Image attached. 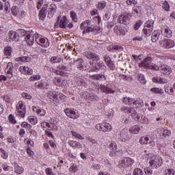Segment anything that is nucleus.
<instances>
[{
    "label": "nucleus",
    "instance_id": "1",
    "mask_svg": "<svg viewBox=\"0 0 175 175\" xmlns=\"http://www.w3.org/2000/svg\"><path fill=\"white\" fill-rule=\"evenodd\" d=\"M152 57H148L144 59V60L139 64V68H144V69H151L152 70H160L163 75H170L172 73V68L166 64H162L161 66H158L154 63H151Z\"/></svg>",
    "mask_w": 175,
    "mask_h": 175
},
{
    "label": "nucleus",
    "instance_id": "2",
    "mask_svg": "<svg viewBox=\"0 0 175 175\" xmlns=\"http://www.w3.org/2000/svg\"><path fill=\"white\" fill-rule=\"evenodd\" d=\"M122 102L124 105H127V106H135L137 109H140V107L144 106L143 100H141L140 98L135 99L133 98L126 96L122 98Z\"/></svg>",
    "mask_w": 175,
    "mask_h": 175
},
{
    "label": "nucleus",
    "instance_id": "3",
    "mask_svg": "<svg viewBox=\"0 0 175 175\" xmlns=\"http://www.w3.org/2000/svg\"><path fill=\"white\" fill-rule=\"evenodd\" d=\"M16 116L20 118H24L27 114V107L24 101H19L16 107Z\"/></svg>",
    "mask_w": 175,
    "mask_h": 175
},
{
    "label": "nucleus",
    "instance_id": "4",
    "mask_svg": "<svg viewBox=\"0 0 175 175\" xmlns=\"http://www.w3.org/2000/svg\"><path fill=\"white\" fill-rule=\"evenodd\" d=\"M162 157L160 156H154L149 161V165L151 169H158L162 166Z\"/></svg>",
    "mask_w": 175,
    "mask_h": 175
},
{
    "label": "nucleus",
    "instance_id": "5",
    "mask_svg": "<svg viewBox=\"0 0 175 175\" xmlns=\"http://www.w3.org/2000/svg\"><path fill=\"white\" fill-rule=\"evenodd\" d=\"M36 43L41 46V47H49L50 46V42L49 40L46 38L42 37V36H39V34H36L35 36Z\"/></svg>",
    "mask_w": 175,
    "mask_h": 175
},
{
    "label": "nucleus",
    "instance_id": "6",
    "mask_svg": "<svg viewBox=\"0 0 175 175\" xmlns=\"http://www.w3.org/2000/svg\"><path fill=\"white\" fill-rule=\"evenodd\" d=\"M68 23H69V21L66 18V16H58L57 21L55 24V28H58V27H59V28L65 29L68 27Z\"/></svg>",
    "mask_w": 175,
    "mask_h": 175
},
{
    "label": "nucleus",
    "instance_id": "7",
    "mask_svg": "<svg viewBox=\"0 0 175 175\" xmlns=\"http://www.w3.org/2000/svg\"><path fill=\"white\" fill-rule=\"evenodd\" d=\"M96 129L100 132H110L113 130V126L107 122H103L96 125Z\"/></svg>",
    "mask_w": 175,
    "mask_h": 175
},
{
    "label": "nucleus",
    "instance_id": "8",
    "mask_svg": "<svg viewBox=\"0 0 175 175\" xmlns=\"http://www.w3.org/2000/svg\"><path fill=\"white\" fill-rule=\"evenodd\" d=\"M94 90H92L91 93L88 92H83L81 94L82 98L84 99H88V100H91V102H97L99 100V97L98 95L92 92Z\"/></svg>",
    "mask_w": 175,
    "mask_h": 175
},
{
    "label": "nucleus",
    "instance_id": "9",
    "mask_svg": "<svg viewBox=\"0 0 175 175\" xmlns=\"http://www.w3.org/2000/svg\"><path fill=\"white\" fill-rule=\"evenodd\" d=\"M135 163V160L131 157H123L119 161L120 166L122 167H129Z\"/></svg>",
    "mask_w": 175,
    "mask_h": 175
},
{
    "label": "nucleus",
    "instance_id": "10",
    "mask_svg": "<svg viewBox=\"0 0 175 175\" xmlns=\"http://www.w3.org/2000/svg\"><path fill=\"white\" fill-rule=\"evenodd\" d=\"M131 17H132L131 13L124 12V14L119 16V23L120 24H124L126 25L131 23Z\"/></svg>",
    "mask_w": 175,
    "mask_h": 175
},
{
    "label": "nucleus",
    "instance_id": "11",
    "mask_svg": "<svg viewBox=\"0 0 175 175\" xmlns=\"http://www.w3.org/2000/svg\"><path fill=\"white\" fill-rule=\"evenodd\" d=\"M113 32L118 36H124L128 32V29L121 25H116L113 27Z\"/></svg>",
    "mask_w": 175,
    "mask_h": 175
},
{
    "label": "nucleus",
    "instance_id": "12",
    "mask_svg": "<svg viewBox=\"0 0 175 175\" xmlns=\"http://www.w3.org/2000/svg\"><path fill=\"white\" fill-rule=\"evenodd\" d=\"M160 44L163 49H172L175 46L174 41L170 39H164L160 42Z\"/></svg>",
    "mask_w": 175,
    "mask_h": 175
},
{
    "label": "nucleus",
    "instance_id": "13",
    "mask_svg": "<svg viewBox=\"0 0 175 175\" xmlns=\"http://www.w3.org/2000/svg\"><path fill=\"white\" fill-rule=\"evenodd\" d=\"M98 90H100L101 92H104L105 94H114L115 92V91L111 89V83H109L107 85H100Z\"/></svg>",
    "mask_w": 175,
    "mask_h": 175
},
{
    "label": "nucleus",
    "instance_id": "14",
    "mask_svg": "<svg viewBox=\"0 0 175 175\" xmlns=\"http://www.w3.org/2000/svg\"><path fill=\"white\" fill-rule=\"evenodd\" d=\"M64 113L66 114L67 117L72 118V120H77V118H79V114H77L76 111L72 109L66 108L64 109Z\"/></svg>",
    "mask_w": 175,
    "mask_h": 175
},
{
    "label": "nucleus",
    "instance_id": "15",
    "mask_svg": "<svg viewBox=\"0 0 175 175\" xmlns=\"http://www.w3.org/2000/svg\"><path fill=\"white\" fill-rule=\"evenodd\" d=\"M13 69H14V66H13V63H8L5 72L7 74V77H8V79H12L13 77Z\"/></svg>",
    "mask_w": 175,
    "mask_h": 175
},
{
    "label": "nucleus",
    "instance_id": "16",
    "mask_svg": "<svg viewBox=\"0 0 175 175\" xmlns=\"http://www.w3.org/2000/svg\"><path fill=\"white\" fill-rule=\"evenodd\" d=\"M19 72L22 73V75H26L27 76L33 75V70L29 68L28 66H22L19 67Z\"/></svg>",
    "mask_w": 175,
    "mask_h": 175
},
{
    "label": "nucleus",
    "instance_id": "17",
    "mask_svg": "<svg viewBox=\"0 0 175 175\" xmlns=\"http://www.w3.org/2000/svg\"><path fill=\"white\" fill-rule=\"evenodd\" d=\"M93 69L92 70V72L98 71L100 69L102 70H104V72H106V69H107V67H106V65H105V63L103 62H97L96 65L93 66Z\"/></svg>",
    "mask_w": 175,
    "mask_h": 175
},
{
    "label": "nucleus",
    "instance_id": "18",
    "mask_svg": "<svg viewBox=\"0 0 175 175\" xmlns=\"http://www.w3.org/2000/svg\"><path fill=\"white\" fill-rule=\"evenodd\" d=\"M85 57L86 58H88V59H92V61L98 62L99 61V59H100V57L99 56V55L94 52H86Z\"/></svg>",
    "mask_w": 175,
    "mask_h": 175
},
{
    "label": "nucleus",
    "instance_id": "19",
    "mask_svg": "<svg viewBox=\"0 0 175 175\" xmlns=\"http://www.w3.org/2000/svg\"><path fill=\"white\" fill-rule=\"evenodd\" d=\"M57 11V6L55 4L52 3L50 4L48 7V17L49 18H53V16L55 14V12Z\"/></svg>",
    "mask_w": 175,
    "mask_h": 175
},
{
    "label": "nucleus",
    "instance_id": "20",
    "mask_svg": "<svg viewBox=\"0 0 175 175\" xmlns=\"http://www.w3.org/2000/svg\"><path fill=\"white\" fill-rule=\"evenodd\" d=\"M47 8H49V4H44L42 8L39 12L38 16L40 17V20H42V21L46 18Z\"/></svg>",
    "mask_w": 175,
    "mask_h": 175
},
{
    "label": "nucleus",
    "instance_id": "21",
    "mask_svg": "<svg viewBox=\"0 0 175 175\" xmlns=\"http://www.w3.org/2000/svg\"><path fill=\"white\" fill-rule=\"evenodd\" d=\"M119 140L120 142H128L129 140V137L128 136V129H124L120 131Z\"/></svg>",
    "mask_w": 175,
    "mask_h": 175
},
{
    "label": "nucleus",
    "instance_id": "22",
    "mask_svg": "<svg viewBox=\"0 0 175 175\" xmlns=\"http://www.w3.org/2000/svg\"><path fill=\"white\" fill-rule=\"evenodd\" d=\"M25 40L28 46H32V44L35 43V36H33V33H30L29 34H27L25 38Z\"/></svg>",
    "mask_w": 175,
    "mask_h": 175
},
{
    "label": "nucleus",
    "instance_id": "23",
    "mask_svg": "<svg viewBox=\"0 0 175 175\" xmlns=\"http://www.w3.org/2000/svg\"><path fill=\"white\" fill-rule=\"evenodd\" d=\"M90 79L92 80H99V81H105L106 80V77L103 74H98L94 75H91Z\"/></svg>",
    "mask_w": 175,
    "mask_h": 175
},
{
    "label": "nucleus",
    "instance_id": "24",
    "mask_svg": "<svg viewBox=\"0 0 175 175\" xmlns=\"http://www.w3.org/2000/svg\"><path fill=\"white\" fill-rule=\"evenodd\" d=\"M159 35H161V33H159V31L154 30V32L152 33L151 40L153 43H155L158 41V39H159Z\"/></svg>",
    "mask_w": 175,
    "mask_h": 175
},
{
    "label": "nucleus",
    "instance_id": "25",
    "mask_svg": "<svg viewBox=\"0 0 175 175\" xmlns=\"http://www.w3.org/2000/svg\"><path fill=\"white\" fill-rule=\"evenodd\" d=\"M8 36L10 39H11V40H12L13 42H17L18 39V34L13 31H10L8 33Z\"/></svg>",
    "mask_w": 175,
    "mask_h": 175
},
{
    "label": "nucleus",
    "instance_id": "26",
    "mask_svg": "<svg viewBox=\"0 0 175 175\" xmlns=\"http://www.w3.org/2000/svg\"><path fill=\"white\" fill-rule=\"evenodd\" d=\"M68 143L69 146L73 148H81V147H83V145H81L80 142H77L76 141H68Z\"/></svg>",
    "mask_w": 175,
    "mask_h": 175
},
{
    "label": "nucleus",
    "instance_id": "27",
    "mask_svg": "<svg viewBox=\"0 0 175 175\" xmlns=\"http://www.w3.org/2000/svg\"><path fill=\"white\" fill-rule=\"evenodd\" d=\"M130 133H133V135L139 134L140 132V126L139 125H134L130 129Z\"/></svg>",
    "mask_w": 175,
    "mask_h": 175
},
{
    "label": "nucleus",
    "instance_id": "28",
    "mask_svg": "<svg viewBox=\"0 0 175 175\" xmlns=\"http://www.w3.org/2000/svg\"><path fill=\"white\" fill-rule=\"evenodd\" d=\"M46 96H48L49 99H57V98H58V92H48Z\"/></svg>",
    "mask_w": 175,
    "mask_h": 175
},
{
    "label": "nucleus",
    "instance_id": "29",
    "mask_svg": "<svg viewBox=\"0 0 175 175\" xmlns=\"http://www.w3.org/2000/svg\"><path fill=\"white\" fill-rule=\"evenodd\" d=\"M75 64H77V68L79 70H83V66H84V59H78Z\"/></svg>",
    "mask_w": 175,
    "mask_h": 175
},
{
    "label": "nucleus",
    "instance_id": "30",
    "mask_svg": "<svg viewBox=\"0 0 175 175\" xmlns=\"http://www.w3.org/2000/svg\"><path fill=\"white\" fill-rule=\"evenodd\" d=\"M131 118L135 120V121H140V116L137 114L135 108L131 111Z\"/></svg>",
    "mask_w": 175,
    "mask_h": 175
},
{
    "label": "nucleus",
    "instance_id": "31",
    "mask_svg": "<svg viewBox=\"0 0 175 175\" xmlns=\"http://www.w3.org/2000/svg\"><path fill=\"white\" fill-rule=\"evenodd\" d=\"M133 110V107H122L120 109V111H122V113H125L126 114H130V113H132Z\"/></svg>",
    "mask_w": 175,
    "mask_h": 175
},
{
    "label": "nucleus",
    "instance_id": "32",
    "mask_svg": "<svg viewBox=\"0 0 175 175\" xmlns=\"http://www.w3.org/2000/svg\"><path fill=\"white\" fill-rule=\"evenodd\" d=\"M61 61H62V59L59 56H52L50 59V62L51 64H58V62H60Z\"/></svg>",
    "mask_w": 175,
    "mask_h": 175
},
{
    "label": "nucleus",
    "instance_id": "33",
    "mask_svg": "<svg viewBox=\"0 0 175 175\" xmlns=\"http://www.w3.org/2000/svg\"><path fill=\"white\" fill-rule=\"evenodd\" d=\"M172 30H170L168 27L164 28L163 35L165 38H172Z\"/></svg>",
    "mask_w": 175,
    "mask_h": 175
},
{
    "label": "nucleus",
    "instance_id": "34",
    "mask_svg": "<svg viewBox=\"0 0 175 175\" xmlns=\"http://www.w3.org/2000/svg\"><path fill=\"white\" fill-rule=\"evenodd\" d=\"M137 77L138 81L142 84H146L147 83V81L146 80V77L143 74H137Z\"/></svg>",
    "mask_w": 175,
    "mask_h": 175
},
{
    "label": "nucleus",
    "instance_id": "35",
    "mask_svg": "<svg viewBox=\"0 0 175 175\" xmlns=\"http://www.w3.org/2000/svg\"><path fill=\"white\" fill-rule=\"evenodd\" d=\"M163 137H165V139H169L170 136H172V131L170 130L165 129L163 131L162 133Z\"/></svg>",
    "mask_w": 175,
    "mask_h": 175
},
{
    "label": "nucleus",
    "instance_id": "36",
    "mask_svg": "<svg viewBox=\"0 0 175 175\" xmlns=\"http://www.w3.org/2000/svg\"><path fill=\"white\" fill-rule=\"evenodd\" d=\"M154 21L149 20L145 23L144 27L154 30Z\"/></svg>",
    "mask_w": 175,
    "mask_h": 175
},
{
    "label": "nucleus",
    "instance_id": "37",
    "mask_svg": "<svg viewBox=\"0 0 175 175\" xmlns=\"http://www.w3.org/2000/svg\"><path fill=\"white\" fill-rule=\"evenodd\" d=\"M154 30L152 29L147 28L144 26L143 29V33L145 35V36H150L151 35V32H152Z\"/></svg>",
    "mask_w": 175,
    "mask_h": 175
},
{
    "label": "nucleus",
    "instance_id": "38",
    "mask_svg": "<svg viewBox=\"0 0 175 175\" xmlns=\"http://www.w3.org/2000/svg\"><path fill=\"white\" fill-rule=\"evenodd\" d=\"M150 92H153V94H163V90L159 88H152L150 89Z\"/></svg>",
    "mask_w": 175,
    "mask_h": 175
},
{
    "label": "nucleus",
    "instance_id": "39",
    "mask_svg": "<svg viewBox=\"0 0 175 175\" xmlns=\"http://www.w3.org/2000/svg\"><path fill=\"white\" fill-rule=\"evenodd\" d=\"M53 83L55 85H57V87H62V80H61V78L59 77H55Z\"/></svg>",
    "mask_w": 175,
    "mask_h": 175
},
{
    "label": "nucleus",
    "instance_id": "40",
    "mask_svg": "<svg viewBox=\"0 0 175 175\" xmlns=\"http://www.w3.org/2000/svg\"><path fill=\"white\" fill-rule=\"evenodd\" d=\"M28 120L30 122V124H32L33 125H36V124H38V119L34 116H29Z\"/></svg>",
    "mask_w": 175,
    "mask_h": 175
},
{
    "label": "nucleus",
    "instance_id": "41",
    "mask_svg": "<svg viewBox=\"0 0 175 175\" xmlns=\"http://www.w3.org/2000/svg\"><path fill=\"white\" fill-rule=\"evenodd\" d=\"M4 55H8V57L12 55V47L10 46H5L4 48Z\"/></svg>",
    "mask_w": 175,
    "mask_h": 175
},
{
    "label": "nucleus",
    "instance_id": "42",
    "mask_svg": "<svg viewBox=\"0 0 175 175\" xmlns=\"http://www.w3.org/2000/svg\"><path fill=\"white\" fill-rule=\"evenodd\" d=\"M24 172V168L23 167H20L18 165H16L15 167V173L16 174H23Z\"/></svg>",
    "mask_w": 175,
    "mask_h": 175
},
{
    "label": "nucleus",
    "instance_id": "43",
    "mask_svg": "<svg viewBox=\"0 0 175 175\" xmlns=\"http://www.w3.org/2000/svg\"><path fill=\"white\" fill-rule=\"evenodd\" d=\"M69 170L71 173H76L79 170V166L76 163H74L70 167Z\"/></svg>",
    "mask_w": 175,
    "mask_h": 175
},
{
    "label": "nucleus",
    "instance_id": "44",
    "mask_svg": "<svg viewBox=\"0 0 175 175\" xmlns=\"http://www.w3.org/2000/svg\"><path fill=\"white\" fill-rule=\"evenodd\" d=\"M149 140L150 139L148 138V137H142L139 139V143L140 144H148Z\"/></svg>",
    "mask_w": 175,
    "mask_h": 175
},
{
    "label": "nucleus",
    "instance_id": "45",
    "mask_svg": "<svg viewBox=\"0 0 175 175\" xmlns=\"http://www.w3.org/2000/svg\"><path fill=\"white\" fill-rule=\"evenodd\" d=\"M133 175H144V172L140 168H135L133 172Z\"/></svg>",
    "mask_w": 175,
    "mask_h": 175
},
{
    "label": "nucleus",
    "instance_id": "46",
    "mask_svg": "<svg viewBox=\"0 0 175 175\" xmlns=\"http://www.w3.org/2000/svg\"><path fill=\"white\" fill-rule=\"evenodd\" d=\"M106 8V2L100 1L97 5L98 10H103Z\"/></svg>",
    "mask_w": 175,
    "mask_h": 175
},
{
    "label": "nucleus",
    "instance_id": "47",
    "mask_svg": "<svg viewBox=\"0 0 175 175\" xmlns=\"http://www.w3.org/2000/svg\"><path fill=\"white\" fill-rule=\"evenodd\" d=\"M11 13L13 16H17L18 14V7L17 6L12 7Z\"/></svg>",
    "mask_w": 175,
    "mask_h": 175
},
{
    "label": "nucleus",
    "instance_id": "48",
    "mask_svg": "<svg viewBox=\"0 0 175 175\" xmlns=\"http://www.w3.org/2000/svg\"><path fill=\"white\" fill-rule=\"evenodd\" d=\"M0 152H1V158H3V159H8V152H6V151H5V150H3V148H0Z\"/></svg>",
    "mask_w": 175,
    "mask_h": 175
},
{
    "label": "nucleus",
    "instance_id": "49",
    "mask_svg": "<svg viewBox=\"0 0 175 175\" xmlns=\"http://www.w3.org/2000/svg\"><path fill=\"white\" fill-rule=\"evenodd\" d=\"M17 32H18V36H20L21 38H23L24 36H27V35H28L27 31H25V30H24L23 29L18 30Z\"/></svg>",
    "mask_w": 175,
    "mask_h": 175
},
{
    "label": "nucleus",
    "instance_id": "50",
    "mask_svg": "<svg viewBox=\"0 0 175 175\" xmlns=\"http://www.w3.org/2000/svg\"><path fill=\"white\" fill-rule=\"evenodd\" d=\"M70 16L72 20L75 21V23H77V15L76 14V12H75L74 11H70Z\"/></svg>",
    "mask_w": 175,
    "mask_h": 175
},
{
    "label": "nucleus",
    "instance_id": "51",
    "mask_svg": "<svg viewBox=\"0 0 175 175\" xmlns=\"http://www.w3.org/2000/svg\"><path fill=\"white\" fill-rule=\"evenodd\" d=\"M107 66L110 68L111 70H116V64H114V62L113 60L109 62V63H107Z\"/></svg>",
    "mask_w": 175,
    "mask_h": 175
},
{
    "label": "nucleus",
    "instance_id": "52",
    "mask_svg": "<svg viewBox=\"0 0 175 175\" xmlns=\"http://www.w3.org/2000/svg\"><path fill=\"white\" fill-rule=\"evenodd\" d=\"M141 124H148L149 121H148V118H147L146 116H141V119L139 118V121Z\"/></svg>",
    "mask_w": 175,
    "mask_h": 175
},
{
    "label": "nucleus",
    "instance_id": "53",
    "mask_svg": "<svg viewBox=\"0 0 175 175\" xmlns=\"http://www.w3.org/2000/svg\"><path fill=\"white\" fill-rule=\"evenodd\" d=\"M18 61H21L22 62H29V61H31V57L28 56H23L19 57Z\"/></svg>",
    "mask_w": 175,
    "mask_h": 175
},
{
    "label": "nucleus",
    "instance_id": "54",
    "mask_svg": "<svg viewBox=\"0 0 175 175\" xmlns=\"http://www.w3.org/2000/svg\"><path fill=\"white\" fill-rule=\"evenodd\" d=\"M133 11L136 13V14H139V13L142 12V6L135 5L133 7Z\"/></svg>",
    "mask_w": 175,
    "mask_h": 175
},
{
    "label": "nucleus",
    "instance_id": "55",
    "mask_svg": "<svg viewBox=\"0 0 175 175\" xmlns=\"http://www.w3.org/2000/svg\"><path fill=\"white\" fill-rule=\"evenodd\" d=\"M1 167L4 172H9L12 169V167L9 165H8V163H4L1 165Z\"/></svg>",
    "mask_w": 175,
    "mask_h": 175
},
{
    "label": "nucleus",
    "instance_id": "56",
    "mask_svg": "<svg viewBox=\"0 0 175 175\" xmlns=\"http://www.w3.org/2000/svg\"><path fill=\"white\" fill-rule=\"evenodd\" d=\"M163 9L166 12H169V10H170V5H169V3H167L166 1L163 3Z\"/></svg>",
    "mask_w": 175,
    "mask_h": 175
},
{
    "label": "nucleus",
    "instance_id": "57",
    "mask_svg": "<svg viewBox=\"0 0 175 175\" xmlns=\"http://www.w3.org/2000/svg\"><path fill=\"white\" fill-rule=\"evenodd\" d=\"M71 133L74 137H76L77 139H80L81 140H84V137L81 136V135L77 133V132L75 131H71Z\"/></svg>",
    "mask_w": 175,
    "mask_h": 175
},
{
    "label": "nucleus",
    "instance_id": "58",
    "mask_svg": "<svg viewBox=\"0 0 175 175\" xmlns=\"http://www.w3.org/2000/svg\"><path fill=\"white\" fill-rule=\"evenodd\" d=\"M22 128H25L26 129H31L32 128V126L27 122H23L21 123Z\"/></svg>",
    "mask_w": 175,
    "mask_h": 175
},
{
    "label": "nucleus",
    "instance_id": "59",
    "mask_svg": "<svg viewBox=\"0 0 175 175\" xmlns=\"http://www.w3.org/2000/svg\"><path fill=\"white\" fill-rule=\"evenodd\" d=\"M40 80V75H33L29 78V81H37Z\"/></svg>",
    "mask_w": 175,
    "mask_h": 175
},
{
    "label": "nucleus",
    "instance_id": "60",
    "mask_svg": "<svg viewBox=\"0 0 175 175\" xmlns=\"http://www.w3.org/2000/svg\"><path fill=\"white\" fill-rule=\"evenodd\" d=\"M109 148L113 151H117V144L115 142H111L109 144Z\"/></svg>",
    "mask_w": 175,
    "mask_h": 175
},
{
    "label": "nucleus",
    "instance_id": "61",
    "mask_svg": "<svg viewBox=\"0 0 175 175\" xmlns=\"http://www.w3.org/2000/svg\"><path fill=\"white\" fill-rule=\"evenodd\" d=\"M142 24H143V21H137L134 26L135 30L137 31V29H139V28H140V27H142Z\"/></svg>",
    "mask_w": 175,
    "mask_h": 175
},
{
    "label": "nucleus",
    "instance_id": "62",
    "mask_svg": "<svg viewBox=\"0 0 175 175\" xmlns=\"http://www.w3.org/2000/svg\"><path fill=\"white\" fill-rule=\"evenodd\" d=\"M139 0H127L126 3L131 6L132 5H137Z\"/></svg>",
    "mask_w": 175,
    "mask_h": 175
},
{
    "label": "nucleus",
    "instance_id": "63",
    "mask_svg": "<svg viewBox=\"0 0 175 175\" xmlns=\"http://www.w3.org/2000/svg\"><path fill=\"white\" fill-rule=\"evenodd\" d=\"M104 62L107 64L109 62H111V59L110 58V56L108 55H105L103 57Z\"/></svg>",
    "mask_w": 175,
    "mask_h": 175
},
{
    "label": "nucleus",
    "instance_id": "64",
    "mask_svg": "<svg viewBox=\"0 0 175 175\" xmlns=\"http://www.w3.org/2000/svg\"><path fill=\"white\" fill-rule=\"evenodd\" d=\"M45 172L46 175H54V173L53 172V170L50 167H48L45 170Z\"/></svg>",
    "mask_w": 175,
    "mask_h": 175
}]
</instances>
